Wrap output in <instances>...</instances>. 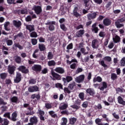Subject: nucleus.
I'll use <instances>...</instances> for the list:
<instances>
[{
    "instance_id": "obj_12",
    "label": "nucleus",
    "mask_w": 125,
    "mask_h": 125,
    "mask_svg": "<svg viewBox=\"0 0 125 125\" xmlns=\"http://www.w3.org/2000/svg\"><path fill=\"white\" fill-rule=\"evenodd\" d=\"M18 70L21 71V72H22V73H24V74H27V73H28L29 72L28 69L26 68V67L23 65L20 66Z\"/></svg>"
},
{
    "instance_id": "obj_8",
    "label": "nucleus",
    "mask_w": 125,
    "mask_h": 125,
    "mask_svg": "<svg viewBox=\"0 0 125 125\" xmlns=\"http://www.w3.org/2000/svg\"><path fill=\"white\" fill-rule=\"evenodd\" d=\"M13 25L16 27V28H20L22 25V22L20 21H13Z\"/></svg>"
},
{
    "instance_id": "obj_37",
    "label": "nucleus",
    "mask_w": 125,
    "mask_h": 125,
    "mask_svg": "<svg viewBox=\"0 0 125 125\" xmlns=\"http://www.w3.org/2000/svg\"><path fill=\"white\" fill-rule=\"evenodd\" d=\"M11 101L13 103H16L18 101V98L17 97H13L11 98Z\"/></svg>"
},
{
    "instance_id": "obj_11",
    "label": "nucleus",
    "mask_w": 125,
    "mask_h": 125,
    "mask_svg": "<svg viewBox=\"0 0 125 125\" xmlns=\"http://www.w3.org/2000/svg\"><path fill=\"white\" fill-rule=\"evenodd\" d=\"M78 10H79L78 7H75L73 11V15L75 16V17H81V15L78 13Z\"/></svg>"
},
{
    "instance_id": "obj_52",
    "label": "nucleus",
    "mask_w": 125,
    "mask_h": 125,
    "mask_svg": "<svg viewBox=\"0 0 125 125\" xmlns=\"http://www.w3.org/2000/svg\"><path fill=\"white\" fill-rule=\"evenodd\" d=\"M6 104H7V103L4 102V101L0 97V105H6Z\"/></svg>"
},
{
    "instance_id": "obj_1",
    "label": "nucleus",
    "mask_w": 125,
    "mask_h": 125,
    "mask_svg": "<svg viewBox=\"0 0 125 125\" xmlns=\"http://www.w3.org/2000/svg\"><path fill=\"white\" fill-rule=\"evenodd\" d=\"M101 41L98 39H95L92 41V47L96 49L99 47Z\"/></svg>"
},
{
    "instance_id": "obj_54",
    "label": "nucleus",
    "mask_w": 125,
    "mask_h": 125,
    "mask_svg": "<svg viewBox=\"0 0 125 125\" xmlns=\"http://www.w3.org/2000/svg\"><path fill=\"white\" fill-rule=\"evenodd\" d=\"M67 83H70V82L73 81V78L71 76H66Z\"/></svg>"
},
{
    "instance_id": "obj_5",
    "label": "nucleus",
    "mask_w": 125,
    "mask_h": 125,
    "mask_svg": "<svg viewBox=\"0 0 125 125\" xmlns=\"http://www.w3.org/2000/svg\"><path fill=\"white\" fill-rule=\"evenodd\" d=\"M16 70V67L14 65H8V71L10 75H13L14 71Z\"/></svg>"
},
{
    "instance_id": "obj_41",
    "label": "nucleus",
    "mask_w": 125,
    "mask_h": 125,
    "mask_svg": "<svg viewBox=\"0 0 125 125\" xmlns=\"http://www.w3.org/2000/svg\"><path fill=\"white\" fill-rule=\"evenodd\" d=\"M56 87L57 88H60L61 89H63V85L61 84L60 83H57L55 84Z\"/></svg>"
},
{
    "instance_id": "obj_56",
    "label": "nucleus",
    "mask_w": 125,
    "mask_h": 125,
    "mask_svg": "<svg viewBox=\"0 0 125 125\" xmlns=\"http://www.w3.org/2000/svg\"><path fill=\"white\" fill-rule=\"evenodd\" d=\"M116 91L118 93H119V92H124V91H125V89H124L123 88H117L116 89Z\"/></svg>"
},
{
    "instance_id": "obj_21",
    "label": "nucleus",
    "mask_w": 125,
    "mask_h": 125,
    "mask_svg": "<svg viewBox=\"0 0 125 125\" xmlns=\"http://www.w3.org/2000/svg\"><path fill=\"white\" fill-rule=\"evenodd\" d=\"M10 24V22L9 21H7L4 23V27L5 31H10V28L8 27Z\"/></svg>"
},
{
    "instance_id": "obj_13",
    "label": "nucleus",
    "mask_w": 125,
    "mask_h": 125,
    "mask_svg": "<svg viewBox=\"0 0 125 125\" xmlns=\"http://www.w3.org/2000/svg\"><path fill=\"white\" fill-rule=\"evenodd\" d=\"M55 71L59 74H64L65 73V70L64 68L62 67H57L55 69Z\"/></svg>"
},
{
    "instance_id": "obj_14",
    "label": "nucleus",
    "mask_w": 125,
    "mask_h": 125,
    "mask_svg": "<svg viewBox=\"0 0 125 125\" xmlns=\"http://www.w3.org/2000/svg\"><path fill=\"white\" fill-rule=\"evenodd\" d=\"M26 29H27V30H28L30 33H31V32L35 31V26H34V25L31 24L26 25Z\"/></svg>"
},
{
    "instance_id": "obj_51",
    "label": "nucleus",
    "mask_w": 125,
    "mask_h": 125,
    "mask_svg": "<svg viewBox=\"0 0 125 125\" xmlns=\"http://www.w3.org/2000/svg\"><path fill=\"white\" fill-rule=\"evenodd\" d=\"M100 64L103 66V67H104V68H107V66L105 64V62L104 61H101L100 62Z\"/></svg>"
},
{
    "instance_id": "obj_43",
    "label": "nucleus",
    "mask_w": 125,
    "mask_h": 125,
    "mask_svg": "<svg viewBox=\"0 0 125 125\" xmlns=\"http://www.w3.org/2000/svg\"><path fill=\"white\" fill-rule=\"evenodd\" d=\"M31 42L33 45H36L38 43V40L36 39H31Z\"/></svg>"
},
{
    "instance_id": "obj_22",
    "label": "nucleus",
    "mask_w": 125,
    "mask_h": 125,
    "mask_svg": "<svg viewBox=\"0 0 125 125\" xmlns=\"http://www.w3.org/2000/svg\"><path fill=\"white\" fill-rule=\"evenodd\" d=\"M14 60L15 61V62H16V63H17L18 64H20V63H21V57L18 56H16L14 57Z\"/></svg>"
},
{
    "instance_id": "obj_42",
    "label": "nucleus",
    "mask_w": 125,
    "mask_h": 125,
    "mask_svg": "<svg viewBox=\"0 0 125 125\" xmlns=\"http://www.w3.org/2000/svg\"><path fill=\"white\" fill-rule=\"evenodd\" d=\"M62 125H66L67 124V118H62Z\"/></svg>"
},
{
    "instance_id": "obj_19",
    "label": "nucleus",
    "mask_w": 125,
    "mask_h": 125,
    "mask_svg": "<svg viewBox=\"0 0 125 125\" xmlns=\"http://www.w3.org/2000/svg\"><path fill=\"white\" fill-rule=\"evenodd\" d=\"M106 88H107V83L105 82H103L102 83V86L100 87V89L103 91Z\"/></svg>"
},
{
    "instance_id": "obj_16",
    "label": "nucleus",
    "mask_w": 125,
    "mask_h": 125,
    "mask_svg": "<svg viewBox=\"0 0 125 125\" xmlns=\"http://www.w3.org/2000/svg\"><path fill=\"white\" fill-rule=\"evenodd\" d=\"M51 75L52 76H53V77L54 78H55V79H56V80H61V76H60V75L53 71L51 72Z\"/></svg>"
},
{
    "instance_id": "obj_46",
    "label": "nucleus",
    "mask_w": 125,
    "mask_h": 125,
    "mask_svg": "<svg viewBox=\"0 0 125 125\" xmlns=\"http://www.w3.org/2000/svg\"><path fill=\"white\" fill-rule=\"evenodd\" d=\"M121 66L124 67V66L125 65V57L122 58L121 60Z\"/></svg>"
},
{
    "instance_id": "obj_6",
    "label": "nucleus",
    "mask_w": 125,
    "mask_h": 125,
    "mask_svg": "<svg viewBox=\"0 0 125 125\" xmlns=\"http://www.w3.org/2000/svg\"><path fill=\"white\" fill-rule=\"evenodd\" d=\"M39 91V87L37 85L31 86L28 88L29 92H36Z\"/></svg>"
},
{
    "instance_id": "obj_18",
    "label": "nucleus",
    "mask_w": 125,
    "mask_h": 125,
    "mask_svg": "<svg viewBox=\"0 0 125 125\" xmlns=\"http://www.w3.org/2000/svg\"><path fill=\"white\" fill-rule=\"evenodd\" d=\"M15 83H19L21 81V74L17 73L16 79L14 80Z\"/></svg>"
},
{
    "instance_id": "obj_34",
    "label": "nucleus",
    "mask_w": 125,
    "mask_h": 125,
    "mask_svg": "<svg viewBox=\"0 0 125 125\" xmlns=\"http://www.w3.org/2000/svg\"><path fill=\"white\" fill-rule=\"evenodd\" d=\"M69 122L71 125H74L76 122H77V119L75 118H71L69 119Z\"/></svg>"
},
{
    "instance_id": "obj_2",
    "label": "nucleus",
    "mask_w": 125,
    "mask_h": 125,
    "mask_svg": "<svg viewBox=\"0 0 125 125\" xmlns=\"http://www.w3.org/2000/svg\"><path fill=\"white\" fill-rule=\"evenodd\" d=\"M85 78V76H84L83 74H82L75 78V81L76 83H83V81H84Z\"/></svg>"
},
{
    "instance_id": "obj_15",
    "label": "nucleus",
    "mask_w": 125,
    "mask_h": 125,
    "mask_svg": "<svg viewBox=\"0 0 125 125\" xmlns=\"http://www.w3.org/2000/svg\"><path fill=\"white\" fill-rule=\"evenodd\" d=\"M86 92L90 95L93 96L95 94V91L94 89L92 88H88L86 90Z\"/></svg>"
},
{
    "instance_id": "obj_7",
    "label": "nucleus",
    "mask_w": 125,
    "mask_h": 125,
    "mask_svg": "<svg viewBox=\"0 0 125 125\" xmlns=\"http://www.w3.org/2000/svg\"><path fill=\"white\" fill-rule=\"evenodd\" d=\"M32 70L35 72H41V71H42V65L35 64L32 66Z\"/></svg>"
},
{
    "instance_id": "obj_38",
    "label": "nucleus",
    "mask_w": 125,
    "mask_h": 125,
    "mask_svg": "<svg viewBox=\"0 0 125 125\" xmlns=\"http://www.w3.org/2000/svg\"><path fill=\"white\" fill-rule=\"evenodd\" d=\"M115 25L117 28H118V29H120V28H122V27H124V24H121L119 23V21H116L115 22Z\"/></svg>"
},
{
    "instance_id": "obj_32",
    "label": "nucleus",
    "mask_w": 125,
    "mask_h": 125,
    "mask_svg": "<svg viewBox=\"0 0 125 125\" xmlns=\"http://www.w3.org/2000/svg\"><path fill=\"white\" fill-rule=\"evenodd\" d=\"M39 48L40 49L41 51H43L44 50H45V45L43 44H39Z\"/></svg>"
},
{
    "instance_id": "obj_29",
    "label": "nucleus",
    "mask_w": 125,
    "mask_h": 125,
    "mask_svg": "<svg viewBox=\"0 0 125 125\" xmlns=\"http://www.w3.org/2000/svg\"><path fill=\"white\" fill-rule=\"evenodd\" d=\"M68 107V105L66 104H61L60 106V110H65V109L67 108Z\"/></svg>"
},
{
    "instance_id": "obj_63",
    "label": "nucleus",
    "mask_w": 125,
    "mask_h": 125,
    "mask_svg": "<svg viewBox=\"0 0 125 125\" xmlns=\"http://www.w3.org/2000/svg\"><path fill=\"white\" fill-rule=\"evenodd\" d=\"M25 20L26 22H30V21H32V17L30 16H28L26 18Z\"/></svg>"
},
{
    "instance_id": "obj_55",
    "label": "nucleus",
    "mask_w": 125,
    "mask_h": 125,
    "mask_svg": "<svg viewBox=\"0 0 125 125\" xmlns=\"http://www.w3.org/2000/svg\"><path fill=\"white\" fill-rule=\"evenodd\" d=\"M3 121L4 125H8L9 124V121L8 120L4 119Z\"/></svg>"
},
{
    "instance_id": "obj_33",
    "label": "nucleus",
    "mask_w": 125,
    "mask_h": 125,
    "mask_svg": "<svg viewBox=\"0 0 125 125\" xmlns=\"http://www.w3.org/2000/svg\"><path fill=\"white\" fill-rule=\"evenodd\" d=\"M53 59V54H52V52H49L47 54V59L48 60H51V59Z\"/></svg>"
},
{
    "instance_id": "obj_44",
    "label": "nucleus",
    "mask_w": 125,
    "mask_h": 125,
    "mask_svg": "<svg viewBox=\"0 0 125 125\" xmlns=\"http://www.w3.org/2000/svg\"><path fill=\"white\" fill-rule=\"evenodd\" d=\"M66 49L70 50V49H73V43H70L66 47Z\"/></svg>"
},
{
    "instance_id": "obj_64",
    "label": "nucleus",
    "mask_w": 125,
    "mask_h": 125,
    "mask_svg": "<svg viewBox=\"0 0 125 125\" xmlns=\"http://www.w3.org/2000/svg\"><path fill=\"white\" fill-rule=\"evenodd\" d=\"M108 47L110 49L113 48V47H114V43H113V42H110L108 46Z\"/></svg>"
},
{
    "instance_id": "obj_26",
    "label": "nucleus",
    "mask_w": 125,
    "mask_h": 125,
    "mask_svg": "<svg viewBox=\"0 0 125 125\" xmlns=\"http://www.w3.org/2000/svg\"><path fill=\"white\" fill-rule=\"evenodd\" d=\"M92 31L96 33H98V27H96V23H95L92 25Z\"/></svg>"
},
{
    "instance_id": "obj_28",
    "label": "nucleus",
    "mask_w": 125,
    "mask_h": 125,
    "mask_svg": "<svg viewBox=\"0 0 125 125\" xmlns=\"http://www.w3.org/2000/svg\"><path fill=\"white\" fill-rule=\"evenodd\" d=\"M16 118H17V112H16V111H15L12 114V121H13V122H15L16 121Z\"/></svg>"
},
{
    "instance_id": "obj_48",
    "label": "nucleus",
    "mask_w": 125,
    "mask_h": 125,
    "mask_svg": "<svg viewBox=\"0 0 125 125\" xmlns=\"http://www.w3.org/2000/svg\"><path fill=\"white\" fill-rule=\"evenodd\" d=\"M79 96L81 100H83V98H84V93L83 92L80 93L79 95Z\"/></svg>"
},
{
    "instance_id": "obj_30",
    "label": "nucleus",
    "mask_w": 125,
    "mask_h": 125,
    "mask_svg": "<svg viewBox=\"0 0 125 125\" xmlns=\"http://www.w3.org/2000/svg\"><path fill=\"white\" fill-rule=\"evenodd\" d=\"M17 38H21V39H24V35H23V33H20L18 34L17 35L14 36V40H16Z\"/></svg>"
},
{
    "instance_id": "obj_49",
    "label": "nucleus",
    "mask_w": 125,
    "mask_h": 125,
    "mask_svg": "<svg viewBox=\"0 0 125 125\" xmlns=\"http://www.w3.org/2000/svg\"><path fill=\"white\" fill-rule=\"evenodd\" d=\"M4 118H8V119H10V113L9 112L5 113L3 115Z\"/></svg>"
},
{
    "instance_id": "obj_39",
    "label": "nucleus",
    "mask_w": 125,
    "mask_h": 125,
    "mask_svg": "<svg viewBox=\"0 0 125 125\" xmlns=\"http://www.w3.org/2000/svg\"><path fill=\"white\" fill-rule=\"evenodd\" d=\"M64 93H67L70 94L71 93V90L69 89V87H64L63 89Z\"/></svg>"
},
{
    "instance_id": "obj_45",
    "label": "nucleus",
    "mask_w": 125,
    "mask_h": 125,
    "mask_svg": "<svg viewBox=\"0 0 125 125\" xmlns=\"http://www.w3.org/2000/svg\"><path fill=\"white\" fill-rule=\"evenodd\" d=\"M104 60L105 61H107V62H110L111 60H112V58H111L109 56H106L104 58Z\"/></svg>"
},
{
    "instance_id": "obj_36",
    "label": "nucleus",
    "mask_w": 125,
    "mask_h": 125,
    "mask_svg": "<svg viewBox=\"0 0 125 125\" xmlns=\"http://www.w3.org/2000/svg\"><path fill=\"white\" fill-rule=\"evenodd\" d=\"M56 63L53 60L50 61L48 62V66H55V64Z\"/></svg>"
},
{
    "instance_id": "obj_3",
    "label": "nucleus",
    "mask_w": 125,
    "mask_h": 125,
    "mask_svg": "<svg viewBox=\"0 0 125 125\" xmlns=\"http://www.w3.org/2000/svg\"><path fill=\"white\" fill-rule=\"evenodd\" d=\"M45 25H49V30L50 31H54V25H55V21H48L47 23H45Z\"/></svg>"
},
{
    "instance_id": "obj_9",
    "label": "nucleus",
    "mask_w": 125,
    "mask_h": 125,
    "mask_svg": "<svg viewBox=\"0 0 125 125\" xmlns=\"http://www.w3.org/2000/svg\"><path fill=\"white\" fill-rule=\"evenodd\" d=\"M97 15V13L94 12L91 14H88L87 15V17L88 20H91V19H95V18H96Z\"/></svg>"
},
{
    "instance_id": "obj_57",
    "label": "nucleus",
    "mask_w": 125,
    "mask_h": 125,
    "mask_svg": "<svg viewBox=\"0 0 125 125\" xmlns=\"http://www.w3.org/2000/svg\"><path fill=\"white\" fill-rule=\"evenodd\" d=\"M101 121H102L101 119H100L99 118H97L95 120V122L96 125H98L101 124L100 123H101Z\"/></svg>"
},
{
    "instance_id": "obj_50",
    "label": "nucleus",
    "mask_w": 125,
    "mask_h": 125,
    "mask_svg": "<svg viewBox=\"0 0 125 125\" xmlns=\"http://www.w3.org/2000/svg\"><path fill=\"white\" fill-rule=\"evenodd\" d=\"M112 116H113L114 118L117 120H119V119H120V116H119V115L117 114V113L115 112L112 113Z\"/></svg>"
},
{
    "instance_id": "obj_35",
    "label": "nucleus",
    "mask_w": 125,
    "mask_h": 125,
    "mask_svg": "<svg viewBox=\"0 0 125 125\" xmlns=\"http://www.w3.org/2000/svg\"><path fill=\"white\" fill-rule=\"evenodd\" d=\"M111 79L112 81H115V80H117L118 79V76L116 73H112L111 74Z\"/></svg>"
},
{
    "instance_id": "obj_10",
    "label": "nucleus",
    "mask_w": 125,
    "mask_h": 125,
    "mask_svg": "<svg viewBox=\"0 0 125 125\" xmlns=\"http://www.w3.org/2000/svg\"><path fill=\"white\" fill-rule=\"evenodd\" d=\"M112 40L114 43H118V42H121V38L117 35H113Z\"/></svg>"
},
{
    "instance_id": "obj_59",
    "label": "nucleus",
    "mask_w": 125,
    "mask_h": 125,
    "mask_svg": "<svg viewBox=\"0 0 125 125\" xmlns=\"http://www.w3.org/2000/svg\"><path fill=\"white\" fill-rule=\"evenodd\" d=\"M60 27L62 30L63 31H66L67 30V28H66V26H65L64 24H61Z\"/></svg>"
},
{
    "instance_id": "obj_60",
    "label": "nucleus",
    "mask_w": 125,
    "mask_h": 125,
    "mask_svg": "<svg viewBox=\"0 0 125 125\" xmlns=\"http://www.w3.org/2000/svg\"><path fill=\"white\" fill-rule=\"evenodd\" d=\"M38 114L40 115V116H43L44 115V111L39 109Z\"/></svg>"
},
{
    "instance_id": "obj_23",
    "label": "nucleus",
    "mask_w": 125,
    "mask_h": 125,
    "mask_svg": "<svg viewBox=\"0 0 125 125\" xmlns=\"http://www.w3.org/2000/svg\"><path fill=\"white\" fill-rule=\"evenodd\" d=\"M93 81L94 83H96V82L101 83L102 82V78L100 76H98L94 78Z\"/></svg>"
},
{
    "instance_id": "obj_24",
    "label": "nucleus",
    "mask_w": 125,
    "mask_h": 125,
    "mask_svg": "<svg viewBox=\"0 0 125 125\" xmlns=\"http://www.w3.org/2000/svg\"><path fill=\"white\" fill-rule=\"evenodd\" d=\"M76 86V83L72 82L71 83L69 84L68 87L69 89L71 90H73L74 89V87Z\"/></svg>"
},
{
    "instance_id": "obj_25",
    "label": "nucleus",
    "mask_w": 125,
    "mask_h": 125,
    "mask_svg": "<svg viewBox=\"0 0 125 125\" xmlns=\"http://www.w3.org/2000/svg\"><path fill=\"white\" fill-rule=\"evenodd\" d=\"M118 101L120 104H121L122 105H125V101H124L121 96L118 97Z\"/></svg>"
},
{
    "instance_id": "obj_4",
    "label": "nucleus",
    "mask_w": 125,
    "mask_h": 125,
    "mask_svg": "<svg viewBox=\"0 0 125 125\" xmlns=\"http://www.w3.org/2000/svg\"><path fill=\"white\" fill-rule=\"evenodd\" d=\"M32 9L34 10L36 14H40L42 11V7L40 6H34L33 7Z\"/></svg>"
},
{
    "instance_id": "obj_62",
    "label": "nucleus",
    "mask_w": 125,
    "mask_h": 125,
    "mask_svg": "<svg viewBox=\"0 0 125 125\" xmlns=\"http://www.w3.org/2000/svg\"><path fill=\"white\" fill-rule=\"evenodd\" d=\"M113 13H114V14H119V13H121V10L120 9L113 10Z\"/></svg>"
},
{
    "instance_id": "obj_20",
    "label": "nucleus",
    "mask_w": 125,
    "mask_h": 125,
    "mask_svg": "<svg viewBox=\"0 0 125 125\" xmlns=\"http://www.w3.org/2000/svg\"><path fill=\"white\" fill-rule=\"evenodd\" d=\"M83 34H84V30H80L77 32L76 36L78 38H81V37H83Z\"/></svg>"
},
{
    "instance_id": "obj_61",
    "label": "nucleus",
    "mask_w": 125,
    "mask_h": 125,
    "mask_svg": "<svg viewBox=\"0 0 125 125\" xmlns=\"http://www.w3.org/2000/svg\"><path fill=\"white\" fill-rule=\"evenodd\" d=\"M114 99L112 97H109L108 99V102H110V103H113L114 102Z\"/></svg>"
},
{
    "instance_id": "obj_31",
    "label": "nucleus",
    "mask_w": 125,
    "mask_h": 125,
    "mask_svg": "<svg viewBox=\"0 0 125 125\" xmlns=\"http://www.w3.org/2000/svg\"><path fill=\"white\" fill-rule=\"evenodd\" d=\"M7 77V73H2L0 74V78L1 80H5Z\"/></svg>"
},
{
    "instance_id": "obj_27",
    "label": "nucleus",
    "mask_w": 125,
    "mask_h": 125,
    "mask_svg": "<svg viewBox=\"0 0 125 125\" xmlns=\"http://www.w3.org/2000/svg\"><path fill=\"white\" fill-rule=\"evenodd\" d=\"M49 114L52 118H54L55 119L57 118V114L55 113V112L53 111H49Z\"/></svg>"
},
{
    "instance_id": "obj_53",
    "label": "nucleus",
    "mask_w": 125,
    "mask_h": 125,
    "mask_svg": "<svg viewBox=\"0 0 125 125\" xmlns=\"http://www.w3.org/2000/svg\"><path fill=\"white\" fill-rule=\"evenodd\" d=\"M81 51L84 54V55H85L86 54H88V52H85V49L84 48H81Z\"/></svg>"
},
{
    "instance_id": "obj_58",
    "label": "nucleus",
    "mask_w": 125,
    "mask_h": 125,
    "mask_svg": "<svg viewBox=\"0 0 125 125\" xmlns=\"http://www.w3.org/2000/svg\"><path fill=\"white\" fill-rule=\"evenodd\" d=\"M99 37H101V38H104L105 37V32L103 31H101L100 32L99 34Z\"/></svg>"
},
{
    "instance_id": "obj_40",
    "label": "nucleus",
    "mask_w": 125,
    "mask_h": 125,
    "mask_svg": "<svg viewBox=\"0 0 125 125\" xmlns=\"http://www.w3.org/2000/svg\"><path fill=\"white\" fill-rule=\"evenodd\" d=\"M31 38H37L38 37V34L36 32H33L30 33Z\"/></svg>"
},
{
    "instance_id": "obj_47",
    "label": "nucleus",
    "mask_w": 125,
    "mask_h": 125,
    "mask_svg": "<svg viewBox=\"0 0 125 125\" xmlns=\"http://www.w3.org/2000/svg\"><path fill=\"white\" fill-rule=\"evenodd\" d=\"M6 42H7V45H9V46L12 45V44H13V42H12V40H7Z\"/></svg>"
},
{
    "instance_id": "obj_17",
    "label": "nucleus",
    "mask_w": 125,
    "mask_h": 125,
    "mask_svg": "<svg viewBox=\"0 0 125 125\" xmlns=\"http://www.w3.org/2000/svg\"><path fill=\"white\" fill-rule=\"evenodd\" d=\"M103 23L104 26H109L111 24V20L109 19H104L103 21Z\"/></svg>"
}]
</instances>
